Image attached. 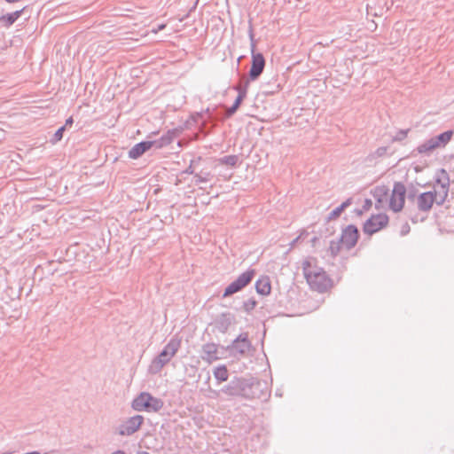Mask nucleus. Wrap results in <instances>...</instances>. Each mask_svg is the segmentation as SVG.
Instances as JSON below:
<instances>
[{
  "label": "nucleus",
  "instance_id": "obj_43",
  "mask_svg": "<svg viewBox=\"0 0 454 454\" xmlns=\"http://www.w3.org/2000/svg\"><path fill=\"white\" fill-rule=\"evenodd\" d=\"M299 237H297L295 239H294L291 243V246L293 247L298 240Z\"/></svg>",
  "mask_w": 454,
  "mask_h": 454
},
{
  "label": "nucleus",
  "instance_id": "obj_2",
  "mask_svg": "<svg viewBox=\"0 0 454 454\" xmlns=\"http://www.w3.org/2000/svg\"><path fill=\"white\" fill-rule=\"evenodd\" d=\"M303 275L312 290L323 293L327 290L330 279L323 268L312 266L309 260L302 262Z\"/></svg>",
  "mask_w": 454,
  "mask_h": 454
},
{
  "label": "nucleus",
  "instance_id": "obj_42",
  "mask_svg": "<svg viewBox=\"0 0 454 454\" xmlns=\"http://www.w3.org/2000/svg\"><path fill=\"white\" fill-rule=\"evenodd\" d=\"M165 27H166L165 24H160V25L158 26V29L157 30H162V29L165 28Z\"/></svg>",
  "mask_w": 454,
  "mask_h": 454
},
{
  "label": "nucleus",
  "instance_id": "obj_16",
  "mask_svg": "<svg viewBox=\"0 0 454 454\" xmlns=\"http://www.w3.org/2000/svg\"><path fill=\"white\" fill-rule=\"evenodd\" d=\"M178 134L179 131L176 129H168L160 138L150 140L152 143V147L154 146L156 149L166 147L173 142L174 138L176 137Z\"/></svg>",
  "mask_w": 454,
  "mask_h": 454
},
{
  "label": "nucleus",
  "instance_id": "obj_20",
  "mask_svg": "<svg viewBox=\"0 0 454 454\" xmlns=\"http://www.w3.org/2000/svg\"><path fill=\"white\" fill-rule=\"evenodd\" d=\"M255 291L258 294L268 295L271 291L270 279L268 276H261L254 284Z\"/></svg>",
  "mask_w": 454,
  "mask_h": 454
},
{
  "label": "nucleus",
  "instance_id": "obj_36",
  "mask_svg": "<svg viewBox=\"0 0 454 454\" xmlns=\"http://www.w3.org/2000/svg\"><path fill=\"white\" fill-rule=\"evenodd\" d=\"M417 196V189L414 186H411L408 189V194L407 197L409 200H414Z\"/></svg>",
  "mask_w": 454,
  "mask_h": 454
},
{
  "label": "nucleus",
  "instance_id": "obj_39",
  "mask_svg": "<svg viewBox=\"0 0 454 454\" xmlns=\"http://www.w3.org/2000/svg\"><path fill=\"white\" fill-rule=\"evenodd\" d=\"M73 123H74L73 117H69L66 120V122L63 126H65V129H66L67 126H71Z\"/></svg>",
  "mask_w": 454,
  "mask_h": 454
},
{
  "label": "nucleus",
  "instance_id": "obj_28",
  "mask_svg": "<svg viewBox=\"0 0 454 454\" xmlns=\"http://www.w3.org/2000/svg\"><path fill=\"white\" fill-rule=\"evenodd\" d=\"M201 160H202V158L200 156L192 159L189 166L184 171V173L194 176L195 173L197 172V169L199 168V165H200Z\"/></svg>",
  "mask_w": 454,
  "mask_h": 454
},
{
  "label": "nucleus",
  "instance_id": "obj_27",
  "mask_svg": "<svg viewBox=\"0 0 454 454\" xmlns=\"http://www.w3.org/2000/svg\"><path fill=\"white\" fill-rule=\"evenodd\" d=\"M387 194H388V189L384 185L377 186L373 192V197L376 199L378 203H382L383 200L387 196Z\"/></svg>",
  "mask_w": 454,
  "mask_h": 454
},
{
  "label": "nucleus",
  "instance_id": "obj_44",
  "mask_svg": "<svg viewBox=\"0 0 454 454\" xmlns=\"http://www.w3.org/2000/svg\"><path fill=\"white\" fill-rule=\"evenodd\" d=\"M137 454H149V453L147 451L142 450V451H137Z\"/></svg>",
  "mask_w": 454,
  "mask_h": 454
},
{
  "label": "nucleus",
  "instance_id": "obj_18",
  "mask_svg": "<svg viewBox=\"0 0 454 454\" xmlns=\"http://www.w3.org/2000/svg\"><path fill=\"white\" fill-rule=\"evenodd\" d=\"M201 358L207 363H212L219 358L218 345L213 342L206 343L202 346Z\"/></svg>",
  "mask_w": 454,
  "mask_h": 454
},
{
  "label": "nucleus",
  "instance_id": "obj_14",
  "mask_svg": "<svg viewBox=\"0 0 454 454\" xmlns=\"http://www.w3.org/2000/svg\"><path fill=\"white\" fill-rule=\"evenodd\" d=\"M340 242H342V246L347 249H352L357 243L359 239L358 228L354 224H348L346 226L340 236Z\"/></svg>",
  "mask_w": 454,
  "mask_h": 454
},
{
  "label": "nucleus",
  "instance_id": "obj_7",
  "mask_svg": "<svg viewBox=\"0 0 454 454\" xmlns=\"http://www.w3.org/2000/svg\"><path fill=\"white\" fill-rule=\"evenodd\" d=\"M255 275V270L248 269L241 273L234 281H232L223 291V298L231 296L250 284Z\"/></svg>",
  "mask_w": 454,
  "mask_h": 454
},
{
  "label": "nucleus",
  "instance_id": "obj_35",
  "mask_svg": "<svg viewBox=\"0 0 454 454\" xmlns=\"http://www.w3.org/2000/svg\"><path fill=\"white\" fill-rule=\"evenodd\" d=\"M248 36L250 39L251 51H254L255 50L256 44H255L254 35V30H253L252 26H250L249 30H248Z\"/></svg>",
  "mask_w": 454,
  "mask_h": 454
},
{
  "label": "nucleus",
  "instance_id": "obj_45",
  "mask_svg": "<svg viewBox=\"0 0 454 454\" xmlns=\"http://www.w3.org/2000/svg\"><path fill=\"white\" fill-rule=\"evenodd\" d=\"M356 213H357L358 215H360V214H362V211H361L360 209H356Z\"/></svg>",
  "mask_w": 454,
  "mask_h": 454
},
{
  "label": "nucleus",
  "instance_id": "obj_23",
  "mask_svg": "<svg viewBox=\"0 0 454 454\" xmlns=\"http://www.w3.org/2000/svg\"><path fill=\"white\" fill-rule=\"evenodd\" d=\"M352 203V198L347 199L340 206L332 210L328 216L327 221L333 220L340 216V215Z\"/></svg>",
  "mask_w": 454,
  "mask_h": 454
},
{
  "label": "nucleus",
  "instance_id": "obj_22",
  "mask_svg": "<svg viewBox=\"0 0 454 454\" xmlns=\"http://www.w3.org/2000/svg\"><path fill=\"white\" fill-rule=\"evenodd\" d=\"M26 8L27 7L25 6V7H23L20 10H17V11L13 12H10V13L2 15L0 17V21L4 22V26L6 27H11L22 15V13L24 12Z\"/></svg>",
  "mask_w": 454,
  "mask_h": 454
},
{
  "label": "nucleus",
  "instance_id": "obj_4",
  "mask_svg": "<svg viewBox=\"0 0 454 454\" xmlns=\"http://www.w3.org/2000/svg\"><path fill=\"white\" fill-rule=\"evenodd\" d=\"M163 405L164 403L160 398L148 392H141L131 403V408L137 411L158 412Z\"/></svg>",
  "mask_w": 454,
  "mask_h": 454
},
{
  "label": "nucleus",
  "instance_id": "obj_41",
  "mask_svg": "<svg viewBox=\"0 0 454 454\" xmlns=\"http://www.w3.org/2000/svg\"><path fill=\"white\" fill-rule=\"evenodd\" d=\"M111 454H126V453L123 450H118L112 452Z\"/></svg>",
  "mask_w": 454,
  "mask_h": 454
},
{
  "label": "nucleus",
  "instance_id": "obj_26",
  "mask_svg": "<svg viewBox=\"0 0 454 454\" xmlns=\"http://www.w3.org/2000/svg\"><path fill=\"white\" fill-rule=\"evenodd\" d=\"M212 177L213 175L211 172L200 169V171H197L193 176L194 184H199L200 183H207L212 179Z\"/></svg>",
  "mask_w": 454,
  "mask_h": 454
},
{
  "label": "nucleus",
  "instance_id": "obj_3",
  "mask_svg": "<svg viewBox=\"0 0 454 454\" xmlns=\"http://www.w3.org/2000/svg\"><path fill=\"white\" fill-rule=\"evenodd\" d=\"M180 340L176 338H171L169 341L164 346L163 349L160 352V354L152 360L148 367V372L151 374L159 373L161 371V369L176 354L180 348Z\"/></svg>",
  "mask_w": 454,
  "mask_h": 454
},
{
  "label": "nucleus",
  "instance_id": "obj_1",
  "mask_svg": "<svg viewBox=\"0 0 454 454\" xmlns=\"http://www.w3.org/2000/svg\"><path fill=\"white\" fill-rule=\"evenodd\" d=\"M261 382L254 379H245L242 377H234L227 385L223 386L220 392L227 396H242L246 398L254 397V389L259 388Z\"/></svg>",
  "mask_w": 454,
  "mask_h": 454
},
{
  "label": "nucleus",
  "instance_id": "obj_12",
  "mask_svg": "<svg viewBox=\"0 0 454 454\" xmlns=\"http://www.w3.org/2000/svg\"><path fill=\"white\" fill-rule=\"evenodd\" d=\"M388 220V216L386 214L373 215L365 221L363 231L366 234L372 235L387 226Z\"/></svg>",
  "mask_w": 454,
  "mask_h": 454
},
{
  "label": "nucleus",
  "instance_id": "obj_33",
  "mask_svg": "<svg viewBox=\"0 0 454 454\" xmlns=\"http://www.w3.org/2000/svg\"><path fill=\"white\" fill-rule=\"evenodd\" d=\"M257 305V301L254 298H250L244 301L243 308L246 312L250 313Z\"/></svg>",
  "mask_w": 454,
  "mask_h": 454
},
{
  "label": "nucleus",
  "instance_id": "obj_9",
  "mask_svg": "<svg viewBox=\"0 0 454 454\" xmlns=\"http://www.w3.org/2000/svg\"><path fill=\"white\" fill-rule=\"evenodd\" d=\"M143 423L144 417L142 415H134L116 427L114 434L120 436H130L140 429Z\"/></svg>",
  "mask_w": 454,
  "mask_h": 454
},
{
  "label": "nucleus",
  "instance_id": "obj_29",
  "mask_svg": "<svg viewBox=\"0 0 454 454\" xmlns=\"http://www.w3.org/2000/svg\"><path fill=\"white\" fill-rule=\"evenodd\" d=\"M238 161H239V156L234 155V154L223 156V157L218 159L219 164L231 166L233 168L236 167Z\"/></svg>",
  "mask_w": 454,
  "mask_h": 454
},
{
  "label": "nucleus",
  "instance_id": "obj_19",
  "mask_svg": "<svg viewBox=\"0 0 454 454\" xmlns=\"http://www.w3.org/2000/svg\"><path fill=\"white\" fill-rule=\"evenodd\" d=\"M152 148V143L150 141H141L136 144L129 151V157L133 160H137L141 157L145 152Z\"/></svg>",
  "mask_w": 454,
  "mask_h": 454
},
{
  "label": "nucleus",
  "instance_id": "obj_24",
  "mask_svg": "<svg viewBox=\"0 0 454 454\" xmlns=\"http://www.w3.org/2000/svg\"><path fill=\"white\" fill-rule=\"evenodd\" d=\"M214 377L219 382H224L228 380L229 372L225 365H219L214 370Z\"/></svg>",
  "mask_w": 454,
  "mask_h": 454
},
{
  "label": "nucleus",
  "instance_id": "obj_40",
  "mask_svg": "<svg viewBox=\"0 0 454 454\" xmlns=\"http://www.w3.org/2000/svg\"><path fill=\"white\" fill-rule=\"evenodd\" d=\"M371 205H372V201H371V200H368V199H367V200H365V204H364V207L365 209H368V208L371 207Z\"/></svg>",
  "mask_w": 454,
  "mask_h": 454
},
{
  "label": "nucleus",
  "instance_id": "obj_17",
  "mask_svg": "<svg viewBox=\"0 0 454 454\" xmlns=\"http://www.w3.org/2000/svg\"><path fill=\"white\" fill-rule=\"evenodd\" d=\"M435 192H425L418 196V208L420 211L428 212L434 202Z\"/></svg>",
  "mask_w": 454,
  "mask_h": 454
},
{
  "label": "nucleus",
  "instance_id": "obj_31",
  "mask_svg": "<svg viewBox=\"0 0 454 454\" xmlns=\"http://www.w3.org/2000/svg\"><path fill=\"white\" fill-rule=\"evenodd\" d=\"M64 131L65 126L59 127L53 134V136L50 138V143L51 145H56L58 142H59L63 137Z\"/></svg>",
  "mask_w": 454,
  "mask_h": 454
},
{
  "label": "nucleus",
  "instance_id": "obj_46",
  "mask_svg": "<svg viewBox=\"0 0 454 454\" xmlns=\"http://www.w3.org/2000/svg\"><path fill=\"white\" fill-rule=\"evenodd\" d=\"M196 4H197V3H195V4H194V5L192 6V8L191 9V11H192L193 9H195V8H196Z\"/></svg>",
  "mask_w": 454,
  "mask_h": 454
},
{
  "label": "nucleus",
  "instance_id": "obj_37",
  "mask_svg": "<svg viewBox=\"0 0 454 454\" xmlns=\"http://www.w3.org/2000/svg\"><path fill=\"white\" fill-rule=\"evenodd\" d=\"M202 116H203L202 112L195 113L194 114L192 115V119L194 122H198L199 119L202 118Z\"/></svg>",
  "mask_w": 454,
  "mask_h": 454
},
{
  "label": "nucleus",
  "instance_id": "obj_13",
  "mask_svg": "<svg viewBox=\"0 0 454 454\" xmlns=\"http://www.w3.org/2000/svg\"><path fill=\"white\" fill-rule=\"evenodd\" d=\"M252 61L248 72V79L246 81H255L262 74L265 67V59L261 52L251 51Z\"/></svg>",
  "mask_w": 454,
  "mask_h": 454
},
{
  "label": "nucleus",
  "instance_id": "obj_15",
  "mask_svg": "<svg viewBox=\"0 0 454 454\" xmlns=\"http://www.w3.org/2000/svg\"><path fill=\"white\" fill-rule=\"evenodd\" d=\"M248 86H249V82L245 81L243 84H239V85H236L233 87V89L238 91V96H237L236 99L234 100L232 106L227 109V113H226L227 117L233 115L237 112V110L240 106L243 99L247 97Z\"/></svg>",
  "mask_w": 454,
  "mask_h": 454
},
{
  "label": "nucleus",
  "instance_id": "obj_10",
  "mask_svg": "<svg viewBox=\"0 0 454 454\" xmlns=\"http://www.w3.org/2000/svg\"><path fill=\"white\" fill-rule=\"evenodd\" d=\"M252 348L247 333H240L228 347L227 350L234 356H244Z\"/></svg>",
  "mask_w": 454,
  "mask_h": 454
},
{
  "label": "nucleus",
  "instance_id": "obj_5",
  "mask_svg": "<svg viewBox=\"0 0 454 454\" xmlns=\"http://www.w3.org/2000/svg\"><path fill=\"white\" fill-rule=\"evenodd\" d=\"M265 441V436L254 428L244 438L243 448L240 449V453L258 454L262 451Z\"/></svg>",
  "mask_w": 454,
  "mask_h": 454
},
{
  "label": "nucleus",
  "instance_id": "obj_25",
  "mask_svg": "<svg viewBox=\"0 0 454 454\" xmlns=\"http://www.w3.org/2000/svg\"><path fill=\"white\" fill-rule=\"evenodd\" d=\"M442 173L444 174V180H442V179L436 180L437 183L441 184V186L443 190V196L440 201H437L438 205H442L444 202V200L448 195L449 185H450V178H449L447 172L444 169H442Z\"/></svg>",
  "mask_w": 454,
  "mask_h": 454
},
{
  "label": "nucleus",
  "instance_id": "obj_32",
  "mask_svg": "<svg viewBox=\"0 0 454 454\" xmlns=\"http://www.w3.org/2000/svg\"><path fill=\"white\" fill-rule=\"evenodd\" d=\"M410 129H399L396 134L392 138V141L393 142H399V141H403V139H405L408 136V133H409Z\"/></svg>",
  "mask_w": 454,
  "mask_h": 454
},
{
  "label": "nucleus",
  "instance_id": "obj_6",
  "mask_svg": "<svg viewBox=\"0 0 454 454\" xmlns=\"http://www.w3.org/2000/svg\"><path fill=\"white\" fill-rule=\"evenodd\" d=\"M453 134H454V131L452 129L446 130L437 136H434V137L426 140L424 143L420 144L416 148V151L419 154H423V153H427L436 148H443L451 140Z\"/></svg>",
  "mask_w": 454,
  "mask_h": 454
},
{
  "label": "nucleus",
  "instance_id": "obj_8",
  "mask_svg": "<svg viewBox=\"0 0 454 454\" xmlns=\"http://www.w3.org/2000/svg\"><path fill=\"white\" fill-rule=\"evenodd\" d=\"M255 275V270L248 269L241 273L234 281H232L223 291V298L231 296L250 284Z\"/></svg>",
  "mask_w": 454,
  "mask_h": 454
},
{
  "label": "nucleus",
  "instance_id": "obj_38",
  "mask_svg": "<svg viewBox=\"0 0 454 454\" xmlns=\"http://www.w3.org/2000/svg\"><path fill=\"white\" fill-rule=\"evenodd\" d=\"M410 231V226L408 224H405L402 227L401 234L406 235Z\"/></svg>",
  "mask_w": 454,
  "mask_h": 454
},
{
  "label": "nucleus",
  "instance_id": "obj_30",
  "mask_svg": "<svg viewBox=\"0 0 454 454\" xmlns=\"http://www.w3.org/2000/svg\"><path fill=\"white\" fill-rule=\"evenodd\" d=\"M341 247H343V246H342V242H340V239H338V240H331L329 249H328L331 256L335 258L339 254V253L341 249Z\"/></svg>",
  "mask_w": 454,
  "mask_h": 454
},
{
  "label": "nucleus",
  "instance_id": "obj_21",
  "mask_svg": "<svg viewBox=\"0 0 454 454\" xmlns=\"http://www.w3.org/2000/svg\"><path fill=\"white\" fill-rule=\"evenodd\" d=\"M234 317L231 313H222L216 319V327L221 333H225L232 324Z\"/></svg>",
  "mask_w": 454,
  "mask_h": 454
},
{
  "label": "nucleus",
  "instance_id": "obj_34",
  "mask_svg": "<svg viewBox=\"0 0 454 454\" xmlns=\"http://www.w3.org/2000/svg\"><path fill=\"white\" fill-rule=\"evenodd\" d=\"M387 146H380L377 148L372 153L369 155L371 158H379L382 157L387 153Z\"/></svg>",
  "mask_w": 454,
  "mask_h": 454
},
{
  "label": "nucleus",
  "instance_id": "obj_11",
  "mask_svg": "<svg viewBox=\"0 0 454 454\" xmlns=\"http://www.w3.org/2000/svg\"><path fill=\"white\" fill-rule=\"evenodd\" d=\"M405 194V185L402 182H395L389 200V207L394 212H400L403 208Z\"/></svg>",
  "mask_w": 454,
  "mask_h": 454
}]
</instances>
